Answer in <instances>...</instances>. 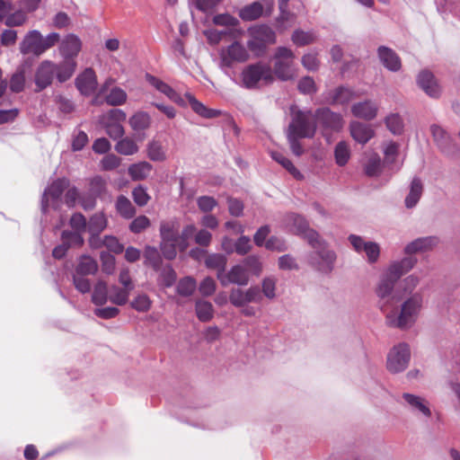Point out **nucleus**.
Masks as SVG:
<instances>
[{
	"instance_id": "f257e3e1",
	"label": "nucleus",
	"mask_w": 460,
	"mask_h": 460,
	"mask_svg": "<svg viewBox=\"0 0 460 460\" xmlns=\"http://www.w3.org/2000/svg\"><path fill=\"white\" fill-rule=\"evenodd\" d=\"M415 257L407 256L392 261L382 273L376 287V295L381 301L382 307L396 301H402L403 295L396 286L400 278L409 272L417 263Z\"/></svg>"
},
{
	"instance_id": "f03ea898",
	"label": "nucleus",
	"mask_w": 460,
	"mask_h": 460,
	"mask_svg": "<svg viewBox=\"0 0 460 460\" xmlns=\"http://www.w3.org/2000/svg\"><path fill=\"white\" fill-rule=\"evenodd\" d=\"M399 302L391 303V305L383 308L381 301L378 299V306L385 314L387 326L402 330L408 329L416 322L422 305V297L419 294L412 295L401 305L400 312L397 309Z\"/></svg>"
},
{
	"instance_id": "7ed1b4c3",
	"label": "nucleus",
	"mask_w": 460,
	"mask_h": 460,
	"mask_svg": "<svg viewBox=\"0 0 460 460\" xmlns=\"http://www.w3.org/2000/svg\"><path fill=\"white\" fill-rule=\"evenodd\" d=\"M316 240L315 243H308L314 251L308 254L307 262L315 270L328 274L334 268L336 253L320 235Z\"/></svg>"
},
{
	"instance_id": "20e7f679",
	"label": "nucleus",
	"mask_w": 460,
	"mask_h": 460,
	"mask_svg": "<svg viewBox=\"0 0 460 460\" xmlns=\"http://www.w3.org/2000/svg\"><path fill=\"white\" fill-rule=\"evenodd\" d=\"M291 121L288 125V133L300 136L301 137L311 138L316 131L315 113L312 111H302L296 105L290 107Z\"/></svg>"
},
{
	"instance_id": "39448f33",
	"label": "nucleus",
	"mask_w": 460,
	"mask_h": 460,
	"mask_svg": "<svg viewBox=\"0 0 460 460\" xmlns=\"http://www.w3.org/2000/svg\"><path fill=\"white\" fill-rule=\"evenodd\" d=\"M65 201H76L79 199V190L75 186H70V180L66 177L53 180L43 192L42 201H58L65 192Z\"/></svg>"
},
{
	"instance_id": "423d86ee",
	"label": "nucleus",
	"mask_w": 460,
	"mask_h": 460,
	"mask_svg": "<svg viewBox=\"0 0 460 460\" xmlns=\"http://www.w3.org/2000/svg\"><path fill=\"white\" fill-rule=\"evenodd\" d=\"M295 54L286 47H279L274 54V72L282 81L292 80L296 76L294 67Z\"/></svg>"
},
{
	"instance_id": "0eeeda50",
	"label": "nucleus",
	"mask_w": 460,
	"mask_h": 460,
	"mask_svg": "<svg viewBox=\"0 0 460 460\" xmlns=\"http://www.w3.org/2000/svg\"><path fill=\"white\" fill-rule=\"evenodd\" d=\"M411 358V351L407 343L394 346L387 355V369L394 374L404 371Z\"/></svg>"
},
{
	"instance_id": "6e6552de",
	"label": "nucleus",
	"mask_w": 460,
	"mask_h": 460,
	"mask_svg": "<svg viewBox=\"0 0 460 460\" xmlns=\"http://www.w3.org/2000/svg\"><path fill=\"white\" fill-rule=\"evenodd\" d=\"M430 132L437 147L442 154L450 157L460 155V147L446 129L433 124L430 126Z\"/></svg>"
},
{
	"instance_id": "1a4fd4ad",
	"label": "nucleus",
	"mask_w": 460,
	"mask_h": 460,
	"mask_svg": "<svg viewBox=\"0 0 460 460\" xmlns=\"http://www.w3.org/2000/svg\"><path fill=\"white\" fill-rule=\"evenodd\" d=\"M285 222L288 231L301 236L308 243H315L317 242V236L320 234L309 226L308 222L302 216L288 214L286 217Z\"/></svg>"
},
{
	"instance_id": "9d476101",
	"label": "nucleus",
	"mask_w": 460,
	"mask_h": 460,
	"mask_svg": "<svg viewBox=\"0 0 460 460\" xmlns=\"http://www.w3.org/2000/svg\"><path fill=\"white\" fill-rule=\"evenodd\" d=\"M55 73L56 64L50 60H43L35 71V92L39 93L49 87L53 82Z\"/></svg>"
},
{
	"instance_id": "9b49d317",
	"label": "nucleus",
	"mask_w": 460,
	"mask_h": 460,
	"mask_svg": "<svg viewBox=\"0 0 460 460\" xmlns=\"http://www.w3.org/2000/svg\"><path fill=\"white\" fill-rule=\"evenodd\" d=\"M249 58V54L245 48L239 42L235 41L226 49L220 52L222 66L231 67L234 63L245 62Z\"/></svg>"
},
{
	"instance_id": "f8f14e48",
	"label": "nucleus",
	"mask_w": 460,
	"mask_h": 460,
	"mask_svg": "<svg viewBox=\"0 0 460 460\" xmlns=\"http://www.w3.org/2000/svg\"><path fill=\"white\" fill-rule=\"evenodd\" d=\"M75 84L81 94L84 96L93 94L98 86L95 71L92 67L85 68L76 76Z\"/></svg>"
},
{
	"instance_id": "ddd939ff",
	"label": "nucleus",
	"mask_w": 460,
	"mask_h": 460,
	"mask_svg": "<svg viewBox=\"0 0 460 460\" xmlns=\"http://www.w3.org/2000/svg\"><path fill=\"white\" fill-rule=\"evenodd\" d=\"M42 35L37 30L30 31L20 43V51L23 55L33 54L40 57L44 53Z\"/></svg>"
},
{
	"instance_id": "4468645a",
	"label": "nucleus",
	"mask_w": 460,
	"mask_h": 460,
	"mask_svg": "<svg viewBox=\"0 0 460 460\" xmlns=\"http://www.w3.org/2000/svg\"><path fill=\"white\" fill-rule=\"evenodd\" d=\"M316 124L324 129L339 131L343 127L342 117L332 111L329 108H321L315 111Z\"/></svg>"
},
{
	"instance_id": "2eb2a0df",
	"label": "nucleus",
	"mask_w": 460,
	"mask_h": 460,
	"mask_svg": "<svg viewBox=\"0 0 460 460\" xmlns=\"http://www.w3.org/2000/svg\"><path fill=\"white\" fill-rule=\"evenodd\" d=\"M402 397L404 400L408 410L413 414L421 415L425 418L431 417L429 403L425 398L409 393L402 394Z\"/></svg>"
},
{
	"instance_id": "dca6fc26",
	"label": "nucleus",
	"mask_w": 460,
	"mask_h": 460,
	"mask_svg": "<svg viewBox=\"0 0 460 460\" xmlns=\"http://www.w3.org/2000/svg\"><path fill=\"white\" fill-rule=\"evenodd\" d=\"M146 81L154 86L157 91L167 96L172 102H175L180 106H186V102L172 87H171L168 84L162 81L161 79L147 74L146 75Z\"/></svg>"
},
{
	"instance_id": "f3484780",
	"label": "nucleus",
	"mask_w": 460,
	"mask_h": 460,
	"mask_svg": "<svg viewBox=\"0 0 460 460\" xmlns=\"http://www.w3.org/2000/svg\"><path fill=\"white\" fill-rule=\"evenodd\" d=\"M438 238L436 236L420 237L409 243L404 247L403 252L407 255L425 252L436 247L438 244Z\"/></svg>"
},
{
	"instance_id": "a211bd4d",
	"label": "nucleus",
	"mask_w": 460,
	"mask_h": 460,
	"mask_svg": "<svg viewBox=\"0 0 460 460\" xmlns=\"http://www.w3.org/2000/svg\"><path fill=\"white\" fill-rule=\"evenodd\" d=\"M82 41L75 34L66 35L61 41L59 51L64 58L74 59L81 51Z\"/></svg>"
},
{
	"instance_id": "6ab92c4d",
	"label": "nucleus",
	"mask_w": 460,
	"mask_h": 460,
	"mask_svg": "<svg viewBox=\"0 0 460 460\" xmlns=\"http://www.w3.org/2000/svg\"><path fill=\"white\" fill-rule=\"evenodd\" d=\"M377 111L378 105L371 100L359 102L351 106L352 114L365 120L374 119L377 115Z\"/></svg>"
},
{
	"instance_id": "aec40b11",
	"label": "nucleus",
	"mask_w": 460,
	"mask_h": 460,
	"mask_svg": "<svg viewBox=\"0 0 460 460\" xmlns=\"http://www.w3.org/2000/svg\"><path fill=\"white\" fill-rule=\"evenodd\" d=\"M377 55L380 62L388 70L397 72L401 69V59L392 49L385 46H380L377 49Z\"/></svg>"
},
{
	"instance_id": "412c9836",
	"label": "nucleus",
	"mask_w": 460,
	"mask_h": 460,
	"mask_svg": "<svg viewBox=\"0 0 460 460\" xmlns=\"http://www.w3.org/2000/svg\"><path fill=\"white\" fill-rule=\"evenodd\" d=\"M270 233V229L268 226H261V246L263 245L267 250L272 252H280L286 251L287 245L285 241L275 235L268 237Z\"/></svg>"
},
{
	"instance_id": "4be33fe9",
	"label": "nucleus",
	"mask_w": 460,
	"mask_h": 460,
	"mask_svg": "<svg viewBox=\"0 0 460 460\" xmlns=\"http://www.w3.org/2000/svg\"><path fill=\"white\" fill-rule=\"evenodd\" d=\"M227 259L225 255L213 253L207 255L205 258V265L207 268L217 270V279L222 286H226V280L224 277V271L226 266Z\"/></svg>"
},
{
	"instance_id": "5701e85b",
	"label": "nucleus",
	"mask_w": 460,
	"mask_h": 460,
	"mask_svg": "<svg viewBox=\"0 0 460 460\" xmlns=\"http://www.w3.org/2000/svg\"><path fill=\"white\" fill-rule=\"evenodd\" d=\"M349 129L353 139L362 145L367 143L375 134L371 126L358 121H352Z\"/></svg>"
},
{
	"instance_id": "b1692460",
	"label": "nucleus",
	"mask_w": 460,
	"mask_h": 460,
	"mask_svg": "<svg viewBox=\"0 0 460 460\" xmlns=\"http://www.w3.org/2000/svg\"><path fill=\"white\" fill-rule=\"evenodd\" d=\"M418 84L430 97L437 98L440 94L439 87L433 75L429 71H422L418 75Z\"/></svg>"
},
{
	"instance_id": "393cba45",
	"label": "nucleus",
	"mask_w": 460,
	"mask_h": 460,
	"mask_svg": "<svg viewBox=\"0 0 460 460\" xmlns=\"http://www.w3.org/2000/svg\"><path fill=\"white\" fill-rule=\"evenodd\" d=\"M279 15L275 19V27L279 32H284L294 26L296 14L289 11L288 6H279Z\"/></svg>"
},
{
	"instance_id": "a878e982",
	"label": "nucleus",
	"mask_w": 460,
	"mask_h": 460,
	"mask_svg": "<svg viewBox=\"0 0 460 460\" xmlns=\"http://www.w3.org/2000/svg\"><path fill=\"white\" fill-rule=\"evenodd\" d=\"M107 190V182L100 175L89 179L86 194L89 199H104Z\"/></svg>"
},
{
	"instance_id": "bb28decb",
	"label": "nucleus",
	"mask_w": 460,
	"mask_h": 460,
	"mask_svg": "<svg viewBox=\"0 0 460 460\" xmlns=\"http://www.w3.org/2000/svg\"><path fill=\"white\" fill-rule=\"evenodd\" d=\"M184 96L188 100L192 111L198 115L206 119L217 118L221 115V111L209 109L206 107L202 102L198 101L195 98V96L192 95L190 93H186Z\"/></svg>"
},
{
	"instance_id": "cd10ccee",
	"label": "nucleus",
	"mask_w": 460,
	"mask_h": 460,
	"mask_svg": "<svg viewBox=\"0 0 460 460\" xmlns=\"http://www.w3.org/2000/svg\"><path fill=\"white\" fill-rule=\"evenodd\" d=\"M248 269L241 264L234 265L232 269L227 272V274H224V277L226 280V285L229 283L237 284L240 286L247 285L249 281Z\"/></svg>"
},
{
	"instance_id": "c85d7f7f",
	"label": "nucleus",
	"mask_w": 460,
	"mask_h": 460,
	"mask_svg": "<svg viewBox=\"0 0 460 460\" xmlns=\"http://www.w3.org/2000/svg\"><path fill=\"white\" fill-rule=\"evenodd\" d=\"M152 171L153 165L146 161H142L130 164L128 173L133 181H143L150 175Z\"/></svg>"
},
{
	"instance_id": "c756f323",
	"label": "nucleus",
	"mask_w": 460,
	"mask_h": 460,
	"mask_svg": "<svg viewBox=\"0 0 460 460\" xmlns=\"http://www.w3.org/2000/svg\"><path fill=\"white\" fill-rule=\"evenodd\" d=\"M242 86L255 89L259 84V63L247 66L242 72Z\"/></svg>"
},
{
	"instance_id": "7c9ffc66",
	"label": "nucleus",
	"mask_w": 460,
	"mask_h": 460,
	"mask_svg": "<svg viewBox=\"0 0 460 460\" xmlns=\"http://www.w3.org/2000/svg\"><path fill=\"white\" fill-rule=\"evenodd\" d=\"M76 68V62L72 58H64L62 62L56 65V76L60 83L70 79Z\"/></svg>"
},
{
	"instance_id": "2f4dec72",
	"label": "nucleus",
	"mask_w": 460,
	"mask_h": 460,
	"mask_svg": "<svg viewBox=\"0 0 460 460\" xmlns=\"http://www.w3.org/2000/svg\"><path fill=\"white\" fill-rule=\"evenodd\" d=\"M98 270V264L94 259L89 255H82L78 259V263L75 267V273L77 275H94Z\"/></svg>"
},
{
	"instance_id": "473e14b6",
	"label": "nucleus",
	"mask_w": 460,
	"mask_h": 460,
	"mask_svg": "<svg viewBox=\"0 0 460 460\" xmlns=\"http://www.w3.org/2000/svg\"><path fill=\"white\" fill-rule=\"evenodd\" d=\"M146 155L153 162H164L167 158L164 146L157 140H152L147 144Z\"/></svg>"
},
{
	"instance_id": "72a5a7b5",
	"label": "nucleus",
	"mask_w": 460,
	"mask_h": 460,
	"mask_svg": "<svg viewBox=\"0 0 460 460\" xmlns=\"http://www.w3.org/2000/svg\"><path fill=\"white\" fill-rule=\"evenodd\" d=\"M179 225L174 221L163 222L160 234L163 241L177 242Z\"/></svg>"
},
{
	"instance_id": "f704fd0d",
	"label": "nucleus",
	"mask_w": 460,
	"mask_h": 460,
	"mask_svg": "<svg viewBox=\"0 0 460 460\" xmlns=\"http://www.w3.org/2000/svg\"><path fill=\"white\" fill-rule=\"evenodd\" d=\"M127 93L120 87L115 86L104 96V101L111 106H119L126 102Z\"/></svg>"
},
{
	"instance_id": "c9c22d12",
	"label": "nucleus",
	"mask_w": 460,
	"mask_h": 460,
	"mask_svg": "<svg viewBox=\"0 0 460 460\" xmlns=\"http://www.w3.org/2000/svg\"><path fill=\"white\" fill-rule=\"evenodd\" d=\"M150 124L151 118L145 111H138L129 119V125L136 131L147 129Z\"/></svg>"
},
{
	"instance_id": "e433bc0d",
	"label": "nucleus",
	"mask_w": 460,
	"mask_h": 460,
	"mask_svg": "<svg viewBox=\"0 0 460 460\" xmlns=\"http://www.w3.org/2000/svg\"><path fill=\"white\" fill-rule=\"evenodd\" d=\"M385 123L388 130L394 135H401L403 132V119L398 113L387 115L385 119Z\"/></svg>"
},
{
	"instance_id": "4c0bfd02",
	"label": "nucleus",
	"mask_w": 460,
	"mask_h": 460,
	"mask_svg": "<svg viewBox=\"0 0 460 460\" xmlns=\"http://www.w3.org/2000/svg\"><path fill=\"white\" fill-rule=\"evenodd\" d=\"M197 317L201 322H208L214 314L213 305L210 302L198 300L195 305Z\"/></svg>"
},
{
	"instance_id": "58836bf2",
	"label": "nucleus",
	"mask_w": 460,
	"mask_h": 460,
	"mask_svg": "<svg viewBox=\"0 0 460 460\" xmlns=\"http://www.w3.org/2000/svg\"><path fill=\"white\" fill-rule=\"evenodd\" d=\"M61 240L66 244L68 249L70 247H82L84 243L83 233L76 231H63L61 234Z\"/></svg>"
},
{
	"instance_id": "ea45409f",
	"label": "nucleus",
	"mask_w": 460,
	"mask_h": 460,
	"mask_svg": "<svg viewBox=\"0 0 460 460\" xmlns=\"http://www.w3.org/2000/svg\"><path fill=\"white\" fill-rule=\"evenodd\" d=\"M115 150L123 155H131L138 151V146L132 138L127 137L118 141Z\"/></svg>"
},
{
	"instance_id": "a19ab883",
	"label": "nucleus",
	"mask_w": 460,
	"mask_h": 460,
	"mask_svg": "<svg viewBox=\"0 0 460 460\" xmlns=\"http://www.w3.org/2000/svg\"><path fill=\"white\" fill-rule=\"evenodd\" d=\"M272 158L281 164L289 173L296 178V180H301L303 178L302 173L294 166L292 162L287 158L284 155L281 153H272Z\"/></svg>"
},
{
	"instance_id": "79ce46f5",
	"label": "nucleus",
	"mask_w": 460,
	"mask_h": 460,
	"mask_svg": "<svg viewBox=\"0 0 460 460\" xmlns=\"http://www.w3.org/2000/svg\"><path fill=\"white\" fill-rule=\"evenodd\" d=\"M107 226V219L99 213L91 217L88 222V231L91 234H100Z\"/></svg>"
},
{
	"instance_id": "37998d69",
	"label": "nucleus",
	"mask_w": 460,
	"mask_h": 460,
	"mask_svg": "<svg viewBox=\"0 0 460 460\" xmlns=\"http://www.w3.org/2000/svg\"><path fill=\"white\" fill-rule=\"evenodd\" d=\"M334 157L336 164L340 166H344L348 163L350 157V149L345 141H341L336 145Z\"/></svg>"
},
{
	"instance_id": "c03bdc74",
	"label": "nucleus",
	"mask_w": 460,
	"mask_h": 460,
	"mask_svg": "<svg viewBox=\"0 0 460 460\" xmlns=\"http://www.w3.org/2000/svg\"><path fill=\"white\" fill-rule=\"evenodd\" d=\"M145 264L151 266L155 270L160 269L162 259L158 250L152 246H146L144 252Z\"/></svg>"
},
{
	"instance_id": "a18cd8bd",
	"label": "nucleus",
	"mask_w": 460,
	"mask_h": 460,
	"mask_svg": "<svg viewBox=\"0 0 460 460\" xmlns=\"http://www.w3.org/2000/svg\"><path fill=\"white\" fill-rule=\"evenodd\" d=\"M107 292V284L102 280L98 281L94 286L92 295V302L96 305H104L108 300Z\"/></svg>"
},
{
	"instance_id": "49530a36",
	"label": "nucleus",
	"mask_w": 460,
	"mask_h": 460,
	"mask_svg": "<svg viewBox=\"0 0 460 460\" xmlns=\"http://www.w3.org/2000/svg\"><path fill=\"white\" fill-rule=\"evenodd\" d=\"M315 38V34L313 31H305L303 30H296L291 36L293 43L298 47L314 42Z\"/></svg>"
},
{
	"instance_id": "de8ad7c7",
	"label": "nucleus",
	"mask_w": 460,
	"mask_h": 460,
	"mask_svg": "<svg viewBox=\"0 0 460 460\" xmlns=\"http://www.w3.org/2000/svg\"><path fill=\"white\" fill-rule=\"evenodd\" d=\"M131 290L125 288H119L112 286L111 288L110 301L118 305H125L128 300Z\"/></svg>"
},
{
	"instance_id": "09e8293b",
	"label": "nucleus",
	"mask_w": 460,
	"mask_h": 460,
	"mask_svg": "<svg viewBox=\"0 0 460 460\" xmlns=\"http://www.w3.org/2000/svg\"><path fill=\"white\" fill-rule=\"evenodd\" d=\"M353 98V92L344 86H340L332 94V104H346Z\"/></svg>"
},
{
	"instance_id": "8fccbe9b",
	"label": "nucleus",
	"mask_w": 460,
	"mask_h": 460,
	"mask_svg": "<svg viewBox=\"0 0 460 460\" xmlns=\"http://www.w3.org/2000/svg\"><path fill=\"white\" fill-rule=\"evenodd\" d=\"M196 288V280L192 277H185L178 282L177 293L182 296H190L194 293Z\"/></svg>"
},
{
	"instance_id": "3c124183",
	"label": "nucleus",
	"mask_w": 460,
	"mask_h": 460,
	"mask_svg": "<svg viewBox=\"0 0 460 460\" xmlns=\"http://www.w3.org/2000/svg\"><path fill=\"white\" fill-rule=\"evenodd\" d=\"M297 90L302 94L312 95L317 92V86L313 77L305 75L297 82Z\"/></svg>"
},
{
	"instance_id": "603ef678",
	"label": "nucleus",
	"mask_w": 460,
	"mask_h": 460,
	"mask_svg": "<svg viewBox=\"0 0 460 460\" xmlns=\"http://www.w3.org/2000/svg\"><path fill=\"white\" fill-rule=\"evenodd\" d=\"M195 232L196 227L193 225H188L183 228L181 234H178L177 244L180 251L183 252L188 248L189 239L194 235Z\"/></svg>"
},
{
	"instance_id": "864d4df0",
	"label": "nucleus",
	"mask_w": 460,
	"mask_h": 460,
	"mask_svg": "<svg viewBox=\"0 0 460 460\" xmlns=\"http://www.w3.org/2000/svg\"><path fill=\"white\" fill-rule=\"evenodd\" d=\"M25 86V72L24 69H18L10 79V89L13 93H21Z\"/></svg>"
},
{
	"instance_id": "5fc2aeb1",
	"label": "nucleus",
	"mask_w": 460,
	"mask_h": 460,
	"mask_svg": "<svg viewBox=\"0 0 460 460\" xmlns=\"http://www.w3.org/2000/svg\"><path fill=\"white\" fill-rule=\"evenodd\" d=\"M130 305L137 312L146 313L151 308L152 301L147 295L140 294L131 301Z\"/></svg>"
},
{
	"instance_id": "6e6d98bb",
	"label": "nucleus",
	"mask_w": 460,
	"mask_h": 460,
	"mask_svg": "<svg viewBox=\"0 0 460 460\" xmlns=\"http://www.w3.org/2000/svg\"><path fill=\"white\" fill-rule=\"evenodd\" d=\"M301 63L306 70L310 72L317 71L320 66L317 52H308L305 54L301 58Z\"/></svg>"
},
{
	"instance_id": "4d7b16f0",
	"label": "nucleus",
	"mask_w": 460,
	"mask_h": 460,
	"mask_svg": "<svg viewBox=\"0 0 460 460\" xmlns=\"http://www.w3.org/2000/svg\"><path fill=\"white\" fill-rule=\"evenodd\" d=\"M239 16L243 21H254L259 18V2L244 6L239 12Z\"/></svg>"
},
{
	"instance_id": "13d9d810",
	"label": "nucleus",
	"mask_w": 460,
	"mask_h": 460,
	"mask_svg": "<svg viewBox=\"0 0 460 460\" xmlns=\"http://www.w3.org/2000/svg\"><path fill=\"white\" fill-rule=\"evenodd\" d=\"M126 118L127 115L122 110L112 109L102 116L101 121L120 124L122 121L126 120Z\"/></svg>"
},
{
	"instance_id": "bf43d9fd",
	"label": "nucleus",
	"mask_w": 460,
	"mask_h": 460,
	"mask_svg": "<svg viewBox=\"0 0 460 460\" xmlns=\"http://www.w3.org/2000/svg\"><path fill=\"white\" fill-rule=\"evenodd\" d=\"M423 186L420 179L414 178L411 183L410 193L404 201H419L421 198Z\"/></svg>"
},
{
	"instance_id": "052dcab7",
	"label": "nucleus",
	"mask_w": 460,
	"mask_h": 460,
	"mask_svg": "<svg viewBox=\"0 0 460 460\" xmlns=\"http://www.w3.org/2000/svg\"><path fill=\"white\" fill-rule=\"evenodd\" d=\"M27 20L26 14L22 11H17L13 13L7 14L4 23L8 27L22 26Z\"/></svg>"
},
{
	"instance_id": "680f3d73",
	"label": "nucleus",
	"mask_w": 460,
	"mask_h": 460,
	"mask_svg": "<svg viewBox=\"0 0 460 460\" xmlns=\"http://www.w3.org/2000/svg\"><path fill=\"white\" fill-rule=\"evenodd\" d=\"M106 129V133L113 139L121 137L124 135V128L119 123L101 121Z\"/></svg>"
},
{
	"instance_id": "e2e57ef3",
	"label": "nucleus",
	"mask_w": 460,
	"mask_h": 460,
	"mask_svg": "<svg viewBox=\"0 0 460 460\" xmlns=\"http://www.w3.org/2000/svg\"><path fill=\"white\" fill-rule=\"evenodd\" d=\"M69 224L70 226L74 229V231L80 233H84L86 227L88 228L86 219L81 213L74 214L70 218Z\"/></svg>"
},
{
	"instance_id": "0e129e2a",
	"label": "nucleus",
	"mask_w": 460,
	"mask_h": 460,
	"mask_svg": "<svg viewBox=\"0 0 460 460\" xmlns=\"http://www.w3.org/2000/svg\"><path fill=\"white\" fill-rule=\"evenodd\" d=\"M100 259L102 271L106 274H112L115 270V257L111 253L102 252Z\"/></svg>"
},
{
	"instance_id": "69168bd1",
	"label": "nucleus",
	"mask_w": 460,
	"mask_h": 460,
	"mask_svg": "<svg viewBox=\"0 0 460 460\" xmlns=\"http://www.w3.org/2000/svg\"><path fill=\"white\" fill-rule=\"evenodd\" d=\"M177 249H179L177 242H167L162 240L161 252L165 259H174L177 255Z\"/></svg>"
},
{
	"instance_id": "338daca9",
	"label": "nucleus",
	"mask_w": 460,
	"mask_h": 460,
	"mask_svg": "<svg viewBox=\"0 0 460 460\" xmlns=\"http://www.w3.org/2000/svg\"><path fill=\"white\" fill-rule=\"evenodd\" d=\"M121 159L119 156L110 154L102 158L101 161V166L104 171H111L119 167Z\"/></svg>"
},
{
	"instance_id": "774afa93",
	"label": "nucleus",
	"mask_w": 460,
	"mask_h": 460,
	"mask_svg": "<svg viewBox=\"0 0 460 460\" xmlns=\"http://www.w3.org/2000/svg\"><path fill=\"white\" fill-rule=\"evenodd\" d=\"M103 245L111 252L119 254L121 253L124 250L123 245L119 242V240L112 235H106L103 238Z\"/></svg>"
}]
</instances>
